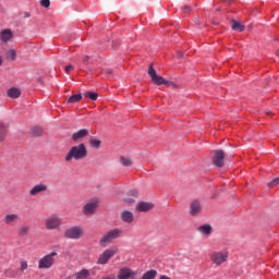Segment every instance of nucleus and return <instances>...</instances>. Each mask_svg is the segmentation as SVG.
I'll list each match as a JSON object with an SVG mask.
<instances>
[{
	"mask_svg": "<svg viewBox=\"0 0 279 279\" xmlns=\"http://www.w3.org/2000/svg\"><path fill=\"white\" fill-rule=\"evenodd\" d=\"M136 197H138V192L135 189H133L126 193V196L123 197V202L130 206L135 204Z\"/></svg>",
	"mask_w": 279,
	"mask_h": 279,
	"instance_id": "nucleus-13",
	"label": "nucleus"
},
{
	"mask_svg": "<svg viewBox=\"0 0 279 279\" xmlns=\"http://www.w3.org/2000/svg\"><path fill=\"white\" fill-rule=\"evenodd\" d=\"M88 156V149L86 148L85 144H78L75 146H72L69 149V153L65 155V162H72L73 160H84Z\"/></svg>",
	"mask_w": 279,
	"mask_h": 279,
	"instance_id": "nucleus-1",
	"label": "nucleus"
},
{
	"mask_svg": "<svg viewBox=\"0 0 279 279\" xmlns=\"http://www.w3.org/2000/svg\"><path fill=\"white\" fill-rule=\"evenodd\" d=\"M62 226V220L59 217H49L46 219V229L51 231L59 229Z\"/></svg>",
	"mask_w": 279,
	"mask_h": 279,
	"instance_id": "nucleus-10",
	"label": "nucleus"
},
{
	"mask_svg": "<svg viewBox=\"0 0 279 279\" xmlns=\"http://www.w3.org/2000/svg\"><path fill=\"white\" fill-rule=\"evenodd\" d=\"M84 234L83 228L81 226L70 227L63 231V236L68 240L78 241Z\"/></svg>",
	"mask_w": 279,
	"mask_h": 279,
	"instance_id": "nucleus-3",
	"label": "nucleus"
},
{
	"mask_svg": "<svg viewBox=\"0 0 279 279\" xmlns=\"http://www.w3.org/2000/svg\"><path fill=\"white\" fill-rule=\"evenodd\" d=\"M158 276V271L156 269H150L143 274L142 279H155Z\"/></svg>",
	"mask_w": 279,
	"mask_h": 279,
	"instance_id": "nucleus-22",
	"label": "nucleus"
},
{
	"mask_svg": "<svg viewBox=\"0 0 279 279\" xmlns=\"http://www.w3.org/2000/svg\"><path fill=\"white\" fill-rule=\"evenodd\" d=\"M100 279H116V276L113 274H110L109 276H104Z\"/></svg>",
	"mask_w": 279,
	"mask_h": 279,
	"instance_id": "nucleus-38",
	"label": "nucleus"
},
{
	"mask_svg": "<svg viewBox=\"0 0 279 279\" xmlns=\"http://www.w3.org/2000/svg\"><path fill=\"white\" fill-rule=\"evenodd\" d=\"M278 185H279V178H276L275 180L268 183L269 189L276 187Z\"/></svg>",
	"mask_w": 279,
	"mask_h": 279,
	"instance_id": "nucleus-33",
	"label": "nucleus"
},
{
	"mask_svg": "<svg viewBox=\"0 0 279 279\" xmlns=\"http://www.w3.org/2000/svg\"><path fill=\"white\" fill-rule=\"evenodd\" d=\"M191 10H192L191 5H185V7L182 8L183 14H189V13H191Z\"/></svg>",
	"mask_w": 279,
	"mask_h": 279,
	"instance_id": "nucleus-36",
	"label": "nucleus"
},
{
	"mask_svg": "<svg viewBox=\"0 0 279 279\" xmlns=\"http://www.w3.org/2000/svg\"><path fill=\"white\" fill-rule=\"evenodd\" d=\"M130 279H135V277H130Z\"/></svg>",
	"mask_w": 279,
	"mask_h": 279,
	"instance_id": "nucleus-45",
	"label": "nucleus"
},
{
	"mask_svg": "<svg viewBox=\"0 0 279 279\" xmlns=\"http://www.w3.org/2000/svg\"><path fill=\"white\" fill-rule=\"evenodd\" d=\"M24 17H29V14L28 13H24Z\"/></svg>",
	"mask_w": 279,
	"mask_h": 279,
	"instance_id": "nucleus-43",
	"label": "nucleus"
},
{
	"mask_svg": "<svg viewBox=\"0 0 279 279\" xmlns=\"http://www.w3.org/2000/svg\"><path fill=\"white\" fill-rule=\"evenodd\" d=\"M12 37L13 33L9 28H5L2 32H0V41H2L3 44L9 43L10 39H12Z\"/></svg>",
	"mask_w": 279,
	"mask_h": 279,
	"instance_id": "nucleus-18",
	"label": "nucleus"
},
{
	"mask_svg": "<svg viewBox=\"0 0 279 279\" xmlns=\"http://www.w3.org/2000/svg\"><path fill=\"white\" fill-rule=\"evenodd\" d=\"M159 279H171V277H168L166 275H160Z\"/></svg>",
	"mask_w": 279,
	"mask_h": 279,
	"instance_id": "nucleus-40",
	"label": "nucleus"
},
{
	"mask_svg": "<svg viewBox=\"0 0 279 279\" xmlns=\"http://www.w3.org/2000/svg\"><path fill=\"white\" fill-rule=\"evenodd\" d=\"M148 75L150 77V82H153V84H155L156 86H161V85L171 86L170 82L166 81L165 77L159 76L156 73V70H155V68H153V64H149Z\"/></svg>",
	"mask_w": 279,
	"mask_h": 279,
	"instance_id": "nucleus-5",
	"label": "nucleus"
},
{
	"mask_svg": "<svg viewBox=\"0 0 279 279\" xmlns=\"http://www.w3.org/2000/svg\"><path fill=\"white\" fill-rule=\"evenodd\" d=\"M5 140V124L0 122V142Z\"/></svg>",
	"mask_w": 279,
	"mask_h": 279,
	"instance_id": "nucleus-31",
	"label": "nucleus"
},
{
	"mask_svg": "<svg viewBox=\"0 0 279 279\" xmlns=\"http://www.w3.org/2000/svg\"><path fill=\"white\" fill-rule=\"evenodd\" d=\"M20 221V216L17 214H7L3 217V223L7 226H13Z\"/></svg>",
	"mask_w": 279,
	"mask_h": 279,
	"instance_id": "nucleus-16",
	"label": "nucleus"
},
{
	"mask_svg": "<svg viewBox=\"0 0 279 279\" xmlns=\"http://www.w3.org/2000/svg\"><path fill=\"white\" fill-rule=\"evenodd\" d=\"M155 207L153 203L140 202L135 206V210L138 213H148Z\"/></svg>",
	"mask_w": 279,
	"mask_h": 279,
	"instance_id": "nucleus-14",
	"label": "nucleus"
},
{
	"mask_svg": "<svg viewBox=\"0 0 279 279\" xmlns=\"http://www.w3.org/2000/svg\"><path fill=\"white\" fill-rule=\"evenodd\" d=\"M213 165L218 168L225 166V150H214Z\"/></svg>",
	"mask_w": 279,
	"mask_h": 279,
	"instance_id": "nucleus-9",
	"label": "nucleus"
},
{
	"mask_svg": "<svg viewBox=\"0 0 279 279\" xmlns=\"http://www.w3.org/2000/svg\"><path fill=\"white\" fill-rule=\"evenodd\" d=\"M120 219H122L123 222L130 225L133 222L134 217L132 211L123 210L122 214H120Z\"/></svg>",
	"mask_w": 279,
	"mask_h": 279,
	"instance_id": "nucleus-19",
	"label": "nucleus"
},
{
	"mask_svg": "<svg viewBox=\"0 0 279 279\" xmlns=\"http://www.w3.org/2000/svg\"><path fill=\"white\" fill-rule=\"evenodd\" d=\"M98 209V201L92 199L88 201L82 208V213L85 216H93L95 215L96 210Z\"/></svg>",
	"mask_w": 279,
	"mask_h": 279,
	"instance_id": "nucleus-7",
	"label": "nucleus"
},
{
	"mask_svg": "<svg viewBox=\"0 0 279 279\" xmlns=\"http://www.w3.org/2000/svg\"><path fill=\"white\" fill-rule=\"evenodd\" d=\"M48 191V185L47 184H36L35 186L31 187L29 190V196L35 197L41 193H46Z\"/></svg>",
	"mask_w": 279,
	"mask_h": 279,
	"instance_id": "nucleus-11",
	"label": "nucleus"
},
{
	"mask_svg": "<svg viewBox=\"0 0 279 279\" xmlns=\"http://www.w3.org/2000/svg\"><path fill=\"white\" fill-rule=\"evenodd\" d=\"M81 100H82V94H76V95L70 96V98L66 100V102H69V104H76V102H78Z\"/></svg>",
	"mask_w": 279,
	"mask_h": 279,
	"instance_id": "nucleus-26",
	"label": "nucleus"
},
{
	"mask_svg": "<svg viewBox=\"0 0 279 279\" xmlns=\"http://www.w3.org/2000/svg\"><path fill=\"white\" fill-rule=\"evenodd\" d=\"M89 146H92V148H99L101 146V141L92 138L89 140Z\"/></svg>",
	"mask_w": 279,
	"mask_h": 279,
	"instance_id": "nucleus-29",
	"label": "nucleus"
},
{
	"mask_svg": "<svg viewBox=\"0 0 279 279\" xmlns=\"http://www.w3.org/2000/svg\"><path fill=\"white\" fill-rule=\"evenodd\" d=\"M120 163L123 166V167H130L132 166V159H130L129 157H120Z\"/></svg>",
	"mask_w": 279,
	"mask_h": 279,
	"instance_id": "nucleus-28",
	"label": "nucleus"
},
{
	"mask_svg": "<svg viewBox=\"0 0 279 279\" xmlns=\"http://www.w3.org/2000/svg\"><path fill=\"white\" fill-rule=\"evenodd\" d=\"M266 114H271V112H270V111H268Z\"/></svg>",
	"mask_w": 279,
	"mask_h": 279,
	"instance_id": "nucleus-44",
	"label": "nucleus"
},
{
	"mask_svg": "<svg viewBox=\"0 0 279 279\" xmlns=\"http://www.w3.org/2000/svg\"><path fill=\"white\" fill-rule=\"evenodd\" d=\"M106 73L110 75L112 73V70H106Z\"/></svg>",
	"mask_w": 279,
	"mask_h": 279,
	"instance_id": "nucleus-42",
	"label": "nucleus"
},
{
	"mask_svg": "<svg viewBox=\"0 0 279 279\" xmlns=\"http://www.w3.org/2000/svg\"><path fill=\"white\" fill-rule=\"evenodd\" d=\"M3 64V58L0 56V66Z\"/></svg>",
	"mask_w": 279,
	"mask_h": 279,
	"instance_id": "nucleus-41",
	"label": "nucleus"
},
{
	"mask_svg": "<svg viewBox=\"0 0 279 279\" xmlns=\"http://www.w3.org/2000/svg\"><path fill=\"white\" fill-rule=\"evenodd\" d=\"M5 58L9 61H15L16 60V50L10 49L9 51L5 52Z\"/></svg>",
	"mask_w": 279,
	"mask_h": 279,
	"instance_id": "nucleus-25",
	"label": "nucleus"
},
{
	"mask_svg": "<svg viewBox=\"0 0 279 279\" xmlns=\"http://www.w3.org/2000/svg\"><path fill=\"white\" fill-rule=\"evenodd\" d=\"M116 251L112 248H107L102 252V254L99 255V258H97V265H108L109 260H111L112 257H114Z\"/></svg>",
	"mask_w": 279,
	"mask_h": 279,
	"instance_id": "nucleus-8",
	"label": "nucleus"
},
{
	"mask_svg": "<svg viewBox=\"0 0 279 279\" xmlns=\"http://www.w3.org/2000/svg\"><path fill=\"white\" fill-rule=\"evenodd\" d=\"M29 233V227L26 225H22V227L19 228V236H27Z\"/></svg>",
	"mask_w": 279,
	"mask_h": 279,
	"instance_id": "nucleus-24",
	"label": "nucleus"
},
{
	"mask_svg": "<svg viewBox=\"0 0 279 279\" xmlns=\"http://www.w3.org/2000/svg\"><path fill=\"white\" fill-rule=\"evenodd\" d=\"M122 234L123 231L119 228L107 231V233H105L99 240L100 247H108V245H111L113 241L120 239Z\"/></svg>",
	"mask_w": 279,
	"mask_h": 279,
	"instance_id": "nucleus-2",
	"label": "nucleus"
},
{
	"mask_svg": "<svg viewBox=\"0 0 279 279\" xmlns=\"http://www.w3.org/2000/svg\"><path fill=\"white\" fill-rule=\"evenodd\" d=\"M89 61V56H83L82 62L87 63Z\"/></svg>",
	"mask_w": 279,
	"mask_h": 279,
	"instance_id": "nucleus-39",
	"label": "nucleus"
},
{
	"mask_svg": "<svg viewBox=\"0 0 279 279\" xmlns=\"http://www.w3.org/2000/svg\"><path fill=\"white\" fill-rule=\"evenodd\" d=\"M88 134H89V131L87 129H82L72 134V141L78 142V141L85 138L86 136H88Z\"/></svg>",
	"mask_w": 279,
	"mask_h": 279,
	"instance_id": "nucleus-17",
	"label": "nucleus"
},
{
	"mask_svg": "<svg viewBox=\"0 0 279 279\" xmlns=\"http://www.w3.org/2000/svg\"><path fill=\"white\" fill-rule=\"evenodd\" d=\"M134 277H135V272L129 267L120 268L119 274H117V279H130Z\"/></svg>",
	"mask_w": 279,
	"mask_h": 279,
	"instance_id": "nucleus-12",
	"label": "nucleus"
},
{
	"mask_svg": "<svg viewBox=\"0 0 279 279\" xmlns=\"http://www.w3.org/2000/svg\"><path fill=\"white\" fill-rule=\"evenodd\" d=\"M58 256L57 252H51L50 254H47L43 258L39 259V263L37 264L38 269H51L54 265V257Z\"/></svg>",
	"mask_w": 279,
	"mask_h": 279,
	"instance_id": "nucleus-4",
	"label": "nucleus"
},
{
	"mask_svg": "<svg viewBox=\"0 0 279 279\" xmlns=\"http://www.w3.org/2000/svg\"><path fill=\"white\" fill-rule=\"evenodd\" d=\"M232 29L243 32L245 27L238 21H232Z\"/></svg>",
	"mask_w": 279,
	"mask_h": 279,
	"instance_id": "nucleus-27",
	"label": "nucleus"
},
{
	"mask_svg": "<svg viewBox=\"0 0 279 279\" xmlns=\"http://www.w3.org/2000/svg\"><path fill=\"white\" fill-rule=\"evenodd\" d=\"M73 65L72 64H69L65 66V73L69 74L71 71H73Z\"/></svg>",
	"mask_w": 279,
	"mask_h": 279,
	"instance_id": "nucleus-37",
	"label": "nucleus"
},
{
	"mask_svg": "<svg viewBox=\"0 0 279 279\" xmlns=\"http://www.w3.org/2000/svg\"><path fill=\"white\" fill-rule=\"evenodd\" d=\"M73 277L75 279H88L89 277V270L88 269H82L80 271H76Z\"/></svg>",
	"mask_w": 279,
	"mask_h": 279,
	"instance_id": "nucleus-21",
	"label": "nucleus"
},
{
	"mask_svg": "<svg viewBox=\"0 0 279 279\" xmlns=\"http://www.w3.org/2000/svg\"><path fill=\"white\" fill-rule=\"evenodd\" d=\"M51 5L50 0H40V7L43 8H49Z\"/></svg>",
	"mask_w": 279,
	"mask_h": 279,
	"instance_id": "nucleus-35",
	"label": "nucleus"
},
{
	"mask_svg": "<svg viewBox=\"0 0 279 279\" xmlns=\"http://www.w3.org/2000/svg\"><path fill=\"white\" fill-rule=\"evenodd\" d=\"M202 214V203L199 201H193L190 205V216H198Z\"/></svg>",
	"mask_w": 279,
	"mask_h": 279,
	"instance_id": "nucleus-15",
	"label": "nucleus"
},
{
	"mask_svg": "<svg viewBox=\"0 0 279 279\" xmlns=\"http://www.w3.org/2000/svg\"><path fill=\"white\" fill-rule=\"evenodd\" d=\"M26 269H28V263L25 260L20 262V270L25 271Z\"/></svg>",
	"mask_w": 279,
	"mask_h": 279,
	"instance_id": "nucleus-34",
	"label": "nucleus"
},
{
	"mask_svg": "<svg viewBox=\"0 0 279 279\" xmlns=\"http://www.w3.org/2000/svg\"><path fill=\"white\" fill-rule=\"evenodd\" d=\"M22 95V92L19 88L12 87L7 90V96L11 99H19Z\"/></svg>",
	"mask_w": 279,
	"mask_h": 279,
	"instance_id": "nucleus-20",
	"label": "nucleus"
},
{
	"mask_svg": "<svg viewBox=\"0 0 279 279\" xmlns=\"http://www.w3.org/2000/svg\"><path fill=\"white\" fill-rule=\"evenodd\" d=\"M198 231L202 234L209 235L211 234V226L203 225L202 227H198Z\"/></svg>",
	"mask_w": 279,
	"mask_h": 279,
	"instance_id": "nucleus-23",
	"label": "nucleus"
},
{
	"mask_svg": "<svg viewBox=\"0 0 279 279\" xmlns=\"http://www.w3.org/2000/svg\"><path fill=\"white\" fill-rule=\"evenodd\" d=\"M228 258H229V252L227 250L214 252L211 254V263L218 267L223 265L226 262H228Z\"/></svg>",
	"mask_w": 279,
	"mask_h": 279,
	"instance_id": "nucleus-6",
	"label": "nucleus"
},
{
	"mask_svg": "<svg viewBox=\"0 0 279 279\" xmlns=\"http://www.w3.org/2000/svg\"><path fill=\"white\" fill-rule=\"evenodd\" d=\"M84 96L92 99L93 101H96L98 99V93L86 92Z\"/></svg>",
	"mask_w": 279,
	"mask_h": 279,
	"instance_id": "nucleus-30",
	"label": "nucleus"
},
{
	"mask_svg": "<svg viewBox=\"0 0 279 279\" xmlns=\"http://www.w3.org/2000/svg\"><path fill=\"white\" fill-rule=\"evenodd\" d=\"M41 133H43L41 128H35V129L31 130V134H33V136H39V135H41Z\"/></svg>",
	"mask_w": 279,
	"mask_h": 279,
	"instance_id": "nucleus-32",
	"label": "nucleus"
}]
</instances>
